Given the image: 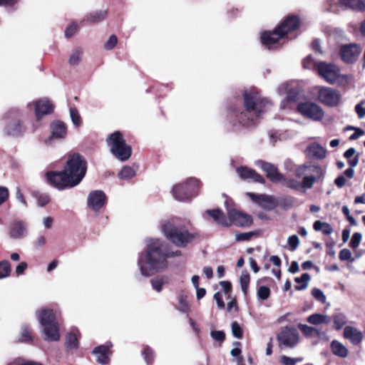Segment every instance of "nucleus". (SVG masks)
<instances>
[{"label":"nucleus","mask_w":365,"mask_h":365,"mask_svg":"<svg viewBox=\"0 0 365 365\" xmlns=\"http://www.w3.org/2000/svg\"><path fill=\"white\" fill-rule=\"evenodd\" d=\"M9 365H43V364L40 362L34 361H26L23 359L18 358V359H14Z\"/></svg>","instance_id":"47"},{"label":"nucleus","mask_w":365,"mask_h":365,"mask_svg":"<svg viewBox=\"0 0 365 365\" xmlns=\"http://www.w3.org/2000/svg\"><path fill=\"white\" fill-rule=\"evenodd\" d=\"M297 110L303 116L314 121H319L324 117L322 108L312 102L299 103L297 106Z\"/></svg>","instance_id":"11"},{"label":"nucleus","mask_w":365,"mask_h":365,"mask_svg":"<svg viewBox=\"0 0 365 365\" xmlns=\"http://www.w3.org/2000/svg\"><path fill=\"white\" fill-rule=\"evenodd\" d=\"M312 295L318 301L321 302L322 303L326 302V296L323 293V292L318 289V288H314L312 290Z\"/></svg>","instance_id":"50"},{"label":"nucleus","mask_w":365,"mask_h":365,"mask_svg":"<svg viewBox=\"0 0 365 365\" xmlns=\"http://www.w3.org/2000/svg\"><path fill=\"white\" fill-rule=\"evenodd\" d=\"M86 162L79 154L71 155L64 168V171L73 187L81 182L86 173Z\"/></svg>","instance_id":"5"},{"label":"nucleus","mask_w":365,"mask_h":365,"mask_svg":"<svg viewBox=\"0 0 365 365\" xmlns=\"http://www.w3.org/2000/svg\"><path fill=\"white\" fill-rule=\"evenodd\" d=\"M9 190L6 187L0 186V206L7 200L9 197Z\"/></svg>","instance_id":"58"},{"label":"nucleus","mask_w":365,"mask_h":365,"mask_svg":"<svg viewBox=\"0 0 365 365\" xmlns=\"http://www.w3.org/2000/svg\"><path fill=\"white\" fill-rule=\"evenodd\" d=\"M6 131L9 135L20 136L25 133L26 128L20 120H15L8 124Z\"/></svg>","instance_id":"26"},{"label":"nucleus","mask_w":365,"mask_h":365,"mask_svg":"<svg viewBox=\"0 0 365 365\" xmlns=\"http://www.w3.org/2000/svg\"><path fill=\"white\" fill-rule=\"evenodd\" d=\"M306 154L309 158L320 160L326 157L327 151L322 145L314 143L307 148Z\"/></svg>","instance_id":"24"},{"label":"nucleus","mask_w":365,"mask_h":365,"mask_svg":"<svg viewBox=\"0 0 365 365\" xmlns=\"http://www.w3.org/2000/svg\"><path fill=\"white\" fill-rule=\"evenodd\" d=\"M313 228L316 231H321L324 235H330L333 232L332 227L327 222L317 220L314 222Z\"/></svg>","instance_id":"33"},{"label":"nucleus","mask_w":365,"mask_h":365,"mask_svg":"<svg viewBox=\"0 0 365 365\" xmlns=\"http://www.w3.org/2000/svg\"><path fill=\"white\" fill-rule=\"evenodd\" d=\"M341 3L348 8L356 11H364L365 4L361 0H340Z\"/></svg>","instance_id":"32"},{"label":"nucleus","mask_w":365,"mask_h":365,"mask_svg":"<svg viewBox=\"0 0 365 365\" xmlns=\"http://www.w3.org/2000/svg\"><path fill=\"white\" fill-rule=\"evenodd\" d=\"M255 235L256 233L254 232L239 233L235 235V239L237 241H247Z\"/></svg>","instance_id":"52"},{"label":"nucleus","mask_w":365,"mask_h":365,"mask_svg":"<svg viewBox=\"0 0 365 365\" xmlns=\"http://www.w3.org/2000/svg\"><path fill=\"white\" fill-rule=\"evenodd\" d=\"M294 173L296 177L303 178L302 187L309 189L323 176L324 171L319 165L303 164L296 168Z\"/></svg>","instance_id":"6"},{"label":"nucleus","mask_w":365,"mask_h":365,"mask_svg":"<svg viewBox=\"0 0 365 365\" xmlns=\"http://www.w3.org/2000/svg\"><path fill=\"white\" fill-rule=\"evenodd\" d=\"M270 295V289L267 287L262 286L258 289L257 296L260 299L265 300Z\"/></svg>","instance_id":"48"},{"label":"nucleus","mask_w":365,"mask_h":365,"mask_svg":"<svg viewBox=\"0 0 365 365\" xmlns=\"http://www.w3.org/2000/svg\"><path fill=\"white\" fill-rule=\"evenodd\" d=\"M106 196L101 190H94L88 196V205L95 212L101 209L106 202Z\"/></svg>","instance_id":"19"},{"label":"nucleus","mask_w":365,"mask_h":365,"mask_svg":"<svg viewBox=\"0 0 365 365\" xmlns=\"http://www.w3.org/2000/svg\"><path fill=\"white\" fill-rule=\"evenodd\" d=\"M281 182H282L284 185H286L288 187L296 189V190H299L301 187H302V182L301 183L294 179L287 180L284 178V180H282V181Z\"/></svg>","instance_id":"43"},{"label":"nucleus","mask_w":365,"mask_h":365,"mask_svg":"<svg viewBox=\"0 0 365 365\" xmlns=\"http://www.w3.org/2000/svg\"><path fill=\"white\" fill-rule=\"evenodd\" d=\"M135 175V171L129 166H124L118 174V178L122 180H130Z\"/></svg>","instance_id":"39"},{"label":"nucleus","mask_w":365,"mask_h":365,"mask_svg":"<svg viewBox=\"0 0 365 365\" xmlns=\"http://www.w3.org/2000/svg\"><path fill=\"white\" fill-rule=\"evenodd\" d=\"M51 137L63 138L66 135V126L64 123L57 120L51 125Z\"/></svg>","instance_id":"27"},{"label":"nucleus","mask_w":365,"mask_h":365,"mask_svg":"<svg viewBox=\"0 0 365 365\" xmlns=\"http://www.w3.org/2000/svg\"><path fill=\"white\" fill-rule=\"evenodd\" d=\"M206 213H207L210 217H212L214 220H215L219 224L222 225V221L227 220L224 213L220 210H207Z\"/></svg>","instance_id":"40"},{"label":"nucleus","mask_w":365,"mask_h":365,"mask_svg":"<svg viewBox=\"0 0 365 365\" xmlns=\"http://www.w3.org/2000/svg\"><path fill=\"white\" fill-rule=\"evenodd\" d=\"M161 227L165 236L180 247H186L197 237L196 233L189 232L184 227H177L170 221L163 222Z\"/></svg>","instance_id":"4"},{"label":"nucleus","mask_w":365,"mask_h":365,"mask_svg":"<svg viewBox=\"0 0 365 365\" xmlns=\"http://www.w3.org/2000/svg\"><path fill=\"white\" fill-rule=\"evenodd\" d=\"M40 323L43 327L46 339L58 341L60 339L59 328L55 321V315L51 309H43L37 313Z\"/></svg>","instance_id":"7"},{"label":"nucleus","mask_w":365,"mask_h":365,"mask_svg":"<svg viewBox=\"0 0 365 365\" xmlns=\"http://www.w3.org/2000/svg\"><path fill=\"white\" fill-rule=\"evenodd\" d=\"M83 50L77 48L73 51L69 58V63L71 66H77L81 61Z\"/></svg>","instance_id":"36"},{"label":"nucleus","mask_w":365,"mask_h":365,"mask_svg":"<svg viewBox=\"0 0 365 365\" xmlns=\"http://www.w3.org/2000/svg\"><path fill=\"white\" fill-rule=\"evenodd\" d=\"M70 115L73 123L76 126H80L81 124V118L76 108L70 109Z\"/></svg>","instance_id":"45"},{"label":"nucleus","mask_w":365,"mask_h":365,"mask_svg":"<svg viewBox=\"0 0 365 365\" xmlns=\"http://www.w3.org/2000/svg\"><path fill=\"white\" fill-rule=\"evenodd\" d=\"M299 19L295 16H289L272 32H264L261 36L262 43L269 49L278 47L281 40L285 36L294 31L299 26Z\"/></svg>","instance_id":"3"},{"label":"nucleus","mask_w":365,"mask_h":365,"mask_svg":"<svg viewBox=\"0 0 365 365\" xmlns=\"http://www.w3.org/2000/svg\"><path fill=\"white\" fill-rule=\"evenodd\" d=\"M109 347L108 346H99L96 347L93 354L96 356V361L101 364H106L109 361L108 353Z\"/></svg>","instance_id":"28"},{"label":"nucleus","mask_w":365,"mask_h":365,"mask_svg":"<svg viewBox=\"0 0 365 365\" xmlns=\"http://www.w3.org/2000/svg\"><path fill=\"white\" fill-rule=\"evenodd\" d=\"M179 310L182 312H187L189 310V304L186 297L184 295L179 297Z\"/></svg>","instance_id":"53"},{"label":"nucleus","mask_w":365,"mask_h":365,"mask_svg":"<svg viewBox=\"0 0 365 365\" xmlns=\"http://www.w3.org/2000/svg\"><path fill=\"white\" fill-rule=\"evenodd\" d=\"M244 98L246 110L236 117L243 126L250 127L255 123L257 119L269 108L271 103L254 90L245 91Z\"/></svg>","instance_id":"2"},{"label":"nucleus","mask_w":365,"mask_h":365,"mask_svg":"<svg viewBox=\"0 0 365 365\" xmlns=\"http://www.w3.org/2000/svg\"><path fill=\"white\" fill-rule=\"evenodd\" d=\"M356 150L354 148H349L344 154V158L349 160L348 163L351 167H355L359 163L358 156L354 157L351 159V157L354 155Z\"/></svg>","instance_id":"38"},{"label":"nucleus","mask_w":365,"mask_h":365,"mask_svg":"<svg viewBox=\"0 0 365 365\" xmlns=\"http://www.w3.org/2000/svg\"><path fill=\"white\" fill-rule=\"evenodd\" d=\"M317 67L319 76L329 83H334L340 76V69L335 64L320 62Z\"/></svg>","instance_id":"12"},{"label":"nucleus","mask_w":365,"mask_h":365,"mask_svg":"<svg viewBox=\"0 0 365 365\" xmlns=\"http://www.w3.org/2000/svg\"><path fill=\"white\" fill-rule=\"evenodd\" d=\"M15 196H16V199L18 201H19L24 205V207H27L26 201L25 200L24 195L21 193V190L19 187H17L16 189V195Z\"/></svg>","instance_id":"63"},{"label":"nucleus","mask_w":365,"mask_h":365,"mask_svg":"<svg viewBox=\"0 0 365 365\" xmlns=\"http://www.w3.org/2000/svg\"><path fill=\"white\" fill-rule=\"evenodd\" d=\"M77 31V26L76 24L70 25L65 31V35L66 37H71Z\"/></svg>","instance_id":"64"},{"label":"nucleus","mask_w":365,"mask_h":365,"mask_svg":"<svg viewBox=\"0 0 365 365\" xmlns=\"http://www.w3.org/2000/svg\"><path fill=\"white\" fill-rule=\"evenodd\" d=\"M341 99L339 92L329 87H321L318 91V100L323 104L328 106H337Z\"/></svg>","instance_id":"13"},{"label":"nucleus","mask_w":365,"mask_h":365,"mask_svg":"<svg viewBox=\"0 0 365 365\" xmlns=\"http://www.w3.org/2000/svg\"><path fill=\"white\" fill-rule=\"evenodd\" d=\"M240 282L242 290L245 294L247 293V289L250 283V274L247 271H243L241 274Z\"/></svg>","instance_id":"41"},{"label":"nucleus","mask_w":365,"mask_h":365,"mask_svg":"<svg viewBox=\"0 0 365 365\" xmlns=\"http://www.w3.org/2000/svg\"><path fill=\"white\" fill-rule=\"evenodd\" d=\"M200 186V182L195 178H190L183 184H178L173 187V197L178 201L189 200L192 196L195 189Z\"/></svg>","instance_id":"9"},{"label":"nucleus","mask_w":365,"mask_h":365,"mask_svg":"<svg viewBox=\"0 0 365 365\" xmlns=\"http://www.w3.org/2000/svg\"><path fill=\"white\" fill-rule=\"evenodd\" d=\"M279 345L286 347H294L298 344L299 334L295 328L285 327L277 336Z\"/></svg>","instance_id":"16"},{"label":"nucleus","mask_w":365,"mask_h":365,"mask_svg":"<svg viewBox=\"0 0 365 365\" xmlns=\"http://www.w3.org/2000/svg\"><path fill=\"white\" fill-rule=\"evenodd\" d=\"M256 164L267 173V177L272 182L277 183L284 180V175L278 172L277 168L274 165L263 160H258Z\"/></svg>","instance_id":"18"},{"label":"nucleus","mask_w":365,"mask_h":365,"mask_svg":"<svg viewBox=\"0 0 365 365\" xmlns=\"http://www.w3.org/2000/svg\"><path fill=\"white\" fill-rule=\"evenodd\" d=\"M36 115L38 119L53 111V105L47 99H41L36 103Z\"/></svg>","instance_id":"25"},{"label":"nucleus","mask_w":365,"mask_h":365,"mask_svg":"<svg viewBox=\"0 0 365 365\" xmlns=\"http://www.w3.org/2000/svg\"><path fill=\"white\" fill-rule=\"evenodd\" d=\"M343 336L354 345L359 344L364 338L363 333L351 326L344 327Z\"/></svg>","instance_id":"22"},{"label":"nucleus","mask_w":365,"mask_h":365,"mask_svg":"<svg viewBox=\"0 0 365 365\" xmlns=\"http://www.w3.org/2000/svg\"><path fill=\"white\" fill-rule=\"evenodd\" d=\"M227 216L228 219L222 221V225L225 227L231 225L247 227L252 223V219L250 215L235 208L227 209Z\"/></svg>","instance_id":"10"},{"label":"nucleus","mask_w":365,"mask_h":365,"mask_svg":"<svg viewBox=\"0 0 365 365\" xmlns=\"http://www.w3.org/2000/svg\"><path fill=\"white\" fill-rule=\"evenodd\" d=\"M21 341H29L31 340V336L26 327L22 329V333L19 338Z\"/></svg>","instance_id":"61"},{"label":"nucleus","mask_w":365,"mask_h":365,"mask_svg":"<svg viewBox=\"0 0 365 365\" xmlns=\"http://www.w3.org/2000/svg\"><path fill=\"white\" fill-rule=\"evenodd\" d=\"M287 243L289 246V250L291 251H294L299 246V237L294 235L288 237Z\"/></svg>","instance_id":"49"},{"label":"nucleus","mask_w":365,"mask_h":365,"mask_svg":"<svg viewBox=\"0 0 365 365\" xmlns=\"http://www.w3.org/2000/svg\"><path fill=\"white\" fill-rule=\"evenodd\" d=\"M362 235L360 232H355L353 234L349 245L353 248H357L361 242Z\"/></svg>","instance_id":"51"},{"label":"nucleus","mask_w":365,"mask_h":365,"mask_svg":"<svg viewBox=\"0 0 365 365\" xmlns=\"http://www.w3.org/2000/svg\"><path fill=\"white\" fill-rule=\"evenodd\" d=\"M247 195L253 202L264 209L271 210L277 207V200L272 195L264 194L257 195L252 192H248Z\"/></svg>","instance_id":"17"},{"label":"nucleus","mask_w":365,"mask_h":365,"mask_svg":"<svg viewBox=\"0 0 365 365\" xmlns=\"http://www.w3.org/2000/svg\"><path fill=\"white\" fill-rule=\"evenodd\" d=\"M117 43V37L115 35H112L105 43L104 47L106 50H111L116 46Z\"/></svg>","instance_id":"55"},{"label":"nucleus","mask_w":365,"mask_h":365,"mask_svg":"<svg viewBox=\"0 0 365 365\" xmlns=\"http://www.w3.org/2000/svg\"><path fill=\"white\" fill-rule=\"evenodd\" d=\"M299 361H300V359L291 358V357L286 356H282L281 357V362L284 365H295V364Z\"/></svg>","instance_id":"59"},{"label":"nucleus","mask_w":365,"mask_h":365,"mask_svg":"<svg viewBox=\"0 0 365 365\" xmlns=\"http://www.w3.org/2000/svg\"><path fill=\"white\" fill-rule=\"evenodd\" d=\"M210 335L213 339L215 341L222 342L225 339V333L222 331H212L210 333Z\"/></svg>","instance_id":"57"},{"label":"nucleus","mask_w":365,"mask_h":365,"mask_svg":"<svg viewBox=\"0 0 365 365\" xmlns=\"http://www.w3.org/2000/svg\"><path fill=\"white\" fill-rule=\"evenodd\" d=\"M150 282L153 289H155L158 292H160L162 290L163 285L167 282V279L165 277L158 276L155 278H153L150 280Z\"/></svg>","instance_id":"37"},{"label":"nucleus","mask_w":365,"mask_h":365,"mask_svg":"<svg viewBox=\"0 0 365 365\" xmlns=\"http://www.w3.org/2000/svg\"><path fill=\"white\" fill-rule=\"evenodd\" d=\"M310 279V276L308 273H304L300 277H296L294 279V281L296 283L299 284V285H297L295 287V289L297 290H303L305 289L307 286L309 281Z\"/></svg>","instance_id":"35"},{"label":"nucleus","mask_w":365,"mask_h":365,"mask_svg":"<svg viewBox=\"0 0 365 365\" xmlns=\"http://www.w3.org/2000/svg\"><path fill=\"white\" fill-rule=\"evenodd\" d=\"M237 173L240 178L243 180H252L256 182L264 183V179L260 175L257 174L254 170L247 167H240L237 169Z\"/></svg>","instance_id":"23"},{"label":"nucleus","mask_w":365,"mask_h":365,"mask_svg":"<svg viewBox=\"0 0 365 365\" xmlns=\"http://www.w3.org/2000/svg\"><path fill=\"white\" fill-rule=\"evenodd\" d=\"M334 324V329L340 330L348 322L346 316L342 312H335L331 317Z\"/></svg>","instance_id":"31"},{"label":"nucleus","mask_w":365,"mask_h":365,"mask_svg":"<svg viewBox=\"0 0 365 365\" xmlns=\"http://www.w3.org/2000/svg\"><path fill=\"white\" fill-rule=\"evenodd\" d=\"M220 284L224 294H229V292H232V284L228 281H221Z\"/></svg>","instance_id":"62"},{"label":"nucleus","mask_w":365,"mask_h":365,"mask_svg":"<svg viewBox=\"0 0 365 365\" xmlns=\"http://www.w3.org/2000/svg\"><path fill=\"white\" fill-rule=\"evenodd\" d=\"M11 272V267L8 261L0 262V279L8 277Z\"/></svg>","instance_id":"42"},{"label":"nucleus","mask_w":365,"mask_h":365,"mask_svg":"<svg viewBox=\"0 0 365 365\" xmlns=\"http://www.w3.org/2000/svg\"><path fill=\"white\" fill-rule=\"evenodd\" d=\"M298 328L307 338H317L319 339H328L327 334L321 331L320 329H317V327L308 326L307 324H299Z\"/></svg>","instance_id":"21"},{"label":"nucleus","mask_w":365,"mask_h":365,"mask_svg":"<svg viewBox=\"0 0 365 365\" xmlns=\"http://www.w3.org/2000/svg\"><path fill=\"white\" fill-rule=\"evenodd\" d=\"M110 150L118 159L127 160L131 155V148L125 143L123 135L119 131L110 134L107 139Z\"/></svg>","instance_id":"8"},{"label":"nucleus","mask_w":365,"mask_h":365,"mask_svg":"<svg viewBox=\"0 0 365 365\" xmlns=\"http://www.w3.org/2000/svg\"><path fill=\"white\" fill-rule=\"evenodd\" d=\"M307 322L314 326L328 324L331 322V317L327 314L314 313L307 317Z\"/></svg>","instance_id":"29"},{"label":"nucleus","mask_w":365,"mask_h":365,"mask_svg":"<svg viewBox=\"0 0 365 365\" xmlns=\"http://www.w3.org/2000/svg\"><path fill=\"white\" fill-rule=\"evenodd\" d=\"M66 344L68 347L71 349L76 348L78 346L77 336L73 333H70L66 336Z\"/></svg>","instance_id":"46"},{"label":"nucleus","mask_w":365,"mask_h":365,"mask_svg":"<svg viewBox=\"0 0 365 365\" xmlns=\"http://www.w3.org/2000/svg\"><path fill=\"white\" fill-rule=\"evenodd\" d=\"M143 354L144 355V359L147 363L152 362L153 359V351L150 348H145Z\"/></svg>","instance_id":"60"},{"label":"nucleus","mask_w":365,"mask_h":365,"mask_svg":"<svg viewBox=\"0 0 365 365\" xmlns=\"http://www.w3.org/2000/svg\"><path fill=\"white\" fill-rule=\"evenodd\" d=\"M28 234L26 224L22 220H14L9 227V235L11 238L20 240Z\"/></svg>","instance_id":"20"},{"label":"nucleus","mask_w":365,"mask_h":365,"mask_svg":"<svg viewBox=\"0 0 365 365\" xmlns=\"http://www.w3.org/2000/svg\"><path fill=\"white\" fill-rule=\"evenodd\" d=\"M330 347L333 354L339 357L346 358L349 354L346 347L337 340H333L331 342Z\"/></svg>","instance_id":"30"},{"label":"nucleus","mask_w":365,"mask_h":365,"mask_svg":"<svg viewBox=\"0 0 365 365\" xmlns=\"http://www.w3.org/2000/svg\"><path fill=\"white\" fill-rule=\"evenodd\" d=\"M232 334L237 339H241L243 336V330L237 322L232 323Z\"/></svg>","instance_id":"44"},{"label":"nucleus","mask_w":365,"mask_h":365,"mask_svg":"<svg viewBox=\"0 0 365 365\" xmlns=\"http://www.w3.org/2000/svg\"><path fill=\"white\" fill-rule=\"evenodd\" d=\"M47 182L53 187L63 190L67 187H73V185L68 179L64 170L61 172H48L46 173Z\"/></svg>","instance_id":"15"},{"label":"nucleus","mask_w":365,"mask_h":365,"mask_svg":"<svg viewBox=\"0 0 365 365\" xmlns=\"http://www.w3.org/2000/svg\"><path fill=\"white\" fill-rule=\"evenodd\" d=\"M361 52V46L357 43H349L342 45L339 49V55L341 60L347 63H354Z\"/></svg>","instance_id":"14"},{"label":"nucleus","mask_w":365,"mask_h":365,"mask_svg":"<svg viewBox=\"0 0 365 365\" xmlns=\"http://www.w3.org/2000/svg\"><path fill=\"white\" fill-rule=\"evenodd\" d=\"M339 257L341 261H354L351 258V252L348 249H343L339 252Z\"/></svg>","instance_id":"54"},{"label":"nucleus","mask_w":365,"mask_h":365,"mask_svg":"<svg viewBox=\"0 0 365 365\" xmlns=\"http://www.w3.org/2000/svg\"><path fill=\"white\" fill-rule=\"evenodd\" d=\"M145 243V250L140 255L138 261L141 274L144 276L163 271L167 268L168 258L181 255L179 250L169 252L167 245L158 239H148Z\"/></svg>","instance_id":"1"},{"label":"nucleus","mask_w":365,"mask_h":365,"mask_svg":"<svg viewBox=\"0 0 365 365\" xmlns=\"http://www.w3.org/2000/svg\"><path fill=\"white\" fill-rule=\"evenodd\" d=\"M214 299L216 301L217 307L220 309H223L225 307V304L222 299V294L220 292H216L214 294Z\"/></svg>","instance_id":"56"},{"label":"nucleus","mask_w":365,"mask_h":365,"mask_svg":"<svg viewBox=\"0 0 365 365\" xmlns=\"http://www.w3.org/2000/svg\"><path fill=\"white\" fill-rule=\"evenodd\" d=\"M107 15V11L106 10H100L92 12L87 17L86 21L90 23H97L103 21Z\"/></svg>","instance_id":"34"}]
</instances>
